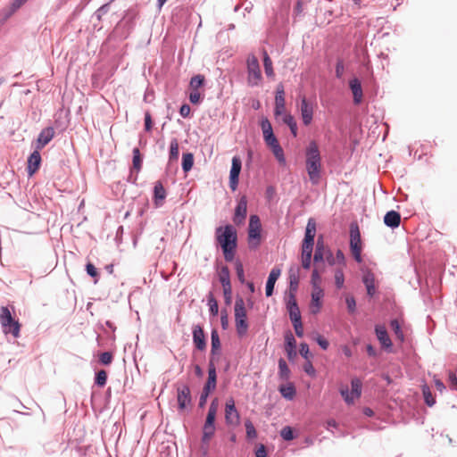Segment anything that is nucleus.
<instances>
[{
	"instance_id": "f257e3e1",
	"label": "nucleus",
	"mask_w": 457,
	"mask_h": 457,
	"mask_svg": "<svg viewBox=\"0 0 457 457\" xmlns=\"http://www.w3.org/2000/svg\"><path fill=\"white\" fill-rule=\"evenodd\" d=\"M215 237L223 251L225 260L231 262L234 259L237 245L236 228L232 225L218 227L215 229Z\"/></svg>"
},
{
	"instance_id": "f03ea898",
	"label": "nucleus",
	"mask_w": 457,
	"mask_h": 457,
	"mask_svg": "<svg viewBox=\"0 0 457 457\" xmlns=\"http://www.w3.org/2000/svg\"><path fill=\"white\" fill-rule=\"evenodd\" d=\"M306 170L311 182L318 185L321 175V158L317 144L312 141L306 149Z\"/></svg>"
},
{
	"instance_id": "7ed1b4c3",
	"label": "nucleus",
	"mask_w": 457,
	"mask_h": 457,
	"mask_svg": "<svg viewBox=\"0 0 457 457\" xmlns=\"http://www.w3.org/2000/svg\"><path fill=\"white\" fill-rule=\"evenodd\" d=\"M0 324L4 334H12L15 338L20 337L21 324L12 318L8 307L0 309Z\"/></svg>"
},
{
	"instance_id": "20e7f679",
	"label": "nucleus",
	"mask_w": 457,
	"mask_h": 457,
	"mask_svg": "<svg viewBox=\"0 0 457 457\" xmlns=\"http://www.w3.org/2000/svg\"><path fill=\"white\" fill-rule=\"evenodd\" d=\"M246 317L245 302L242 298H238L235 303V323L237 332L240 337L245 336L248 329Z\"/></svg>"
},
{
	"instance_id": "39448f33",
	"label": "nucleus",
	"mask_w": 457,
	"mask_h": 457,
	"mask_svg": "<svg viewBox=\"0 0 457 457\" xmlns=\"http://www.w3.org/2000/svg\"><path fill=\"white\" fill-rule=\"evenodd\" d=\"M247 66V84L250 87H256L261 84L262 81V71L257 57L253 54H250L246 60Z\"/></svg>"
},
{
	"instance_id": "423d86ee",
	"label": "nucleus",
	"mask_w": 457,
	"mask_h": 457,
	"mask_svg": "<svg viewBox=\"0 0 457 457\" xmlns=\"http://www.w3.org/2000/svg\"><path fill=\"white\" fill-rule=\"evenodd\" d=\"M297 109L300 112L302 121L304 126H309L313 119L316 104L314 101L308 99L305 96L299 97Z\"/></svg>"
},
{
	"instance_id": "0eeeda50",
	"label": "nucleus",
	"mask_w": 457,
	"mask_h": 457,
	"mask_svg": "<svg viewBox=\"0 0 457 457\" xmlns=\"http://www.w3.org/2000/svg\"><path fill=\"white\" fill-rule=\"evenodd\" d=\"M350 249L351 253L357 262H361V239L359 227L356 223L350 226Z\"/></svg>"
},
{
	"instance_id": "6e6552de",
	"label": "nucleus",
	"mask_w": 457,
	"mask_h": 457,
	"mask_svg": "<svg viewBox=\"0 0 457 457\" xmlns=\"http://www.w3.org/2000/svg\"><path fill=\"white\" fill-rule=\"evenodd\" d=\"M262 225L257 215H251L248 226V244L251 248H257L261 243Z\"/></svg>"
},
{
	"instance_id": "1a4fd4ad",
	"label": "nucleus",
	"mask_w": 457,
	"mask_h": 457,
	"mask_svg": "<svg viewBox=\"0 0 457 457\" xmlns=\"http://www.w3.org/2000/svg\"><path fill=\"white\" fill-rule=\"evenodd\" d=\"M225 420L229 425H237L239 423V413L236 409L233 398H229L226 402Z\"/></svg>"
},
{
	"instance_id": "9d476101",
	"label": "nucleus",
	"mask_w": 457,
	"mask_h": 457,
	"mask_svg": "<svg viewBox=\"0 0 457 457\" xmlns=\"http://www.w3.org/2000/svg\"><path fill=\"white\" fill-rule=\"evenodd\" d=\"M241 160L237 156H234L232 158V165L229 174V187L230 188L235 191L238 185V177L241 171Z\"/></svg>"
},
{
	"instance_id": "9b49d317",
	"label": "nucleus",
	"mask_w": 457,
	"mask_h": 457,
	"mask_svg": "<svg viewBox=\"0 0 457 457\" xmlns=\"http://www.w3.org/2000/svg\"><path fill=\"white\" fill-rule=\"evenodd\" d=\"M247 213V199L244 195L242 196L235 209V214L233 217V221L236 225H241L244 223Z\"/></svg>"
},
{
	"instance_id": "f8f14e48",
	"label": "nucleus",
	"mask_w": 457,
	"mask_h": 457,
	"mask_svg": "<svg viewBox=\"0 0 457 457\" xmlns=\"http://www.w3.org/2000/svg\"><path fill=\"white\" fill-rule=\"evenodd\" d=\"M323 296L324 292L321 287H316L315 288H312V301L310 303V310L312 313L316 314L320 311Z\"/></svg>"
},
{
	"instance_id": "ddd939ff",
	"label": "nucleus",
	"mask_w": 457,
	"mask_h": 457,
	"mask_svg": "<svg viewBox=\"0 0 457 457\" xmlns=\"http://www.w3.org/2000/svg\"><path fill=\"white\" fill-rule=\"evenodd\" d=\"M177 401L179 411L186 409L191 403L190 389L187 386H182L177 389Z\"/></svg>"
},
{
	"instance_id": "4468645a",
	"label": "nucleus",
	"mask_w": 457,
	"mask_h": 457,
	"mask_svg": "<svg viewBox=\"0 0 457 457\" xmlns=\"http://www.w3.org/2000/svg\"><path fill=\"white\" fill-rule=\"evenodd\" d=\"M55 135L54 129L53 127H46L41 130L37 139L36 148L41 150L44 148Z\"/></svg>"
},
{
	"instance_id": "2eb2a0df",
	"label": "nucleus",
	"mask_w": 457,
	"mask_h": 457,
	"mask_svg": "<svg viewBox=\"0 0 457 457\" xmlns=\"http://www.w3.org/2000/svg\"><path fill=\"white\" fill-rule=\"evenodd\" d=\"M285 112V91L283 85L279 84L277 87L275 96V109L274 113L276 116H280Z\"/></svg>"
},
{
	"instance_id": "dca6fc26",
	"label": "nucleus",
	"mask_w": 457,
	"mask_h": 457,
	"mask_svg": "<svg viewBox=\"0 0 457 457\" xmlns=\"http://www.w3.org/2000/svg\"><path fill=\"white\" fill-rule=\"evenodd\" d=\"M192 333H193V342H194L195 347L200 351L205 350L206 340H205V335H204L203 328L200 325H195L193 327Z\"/></svg>"
},
{
	"instance_id": "f3484780",
	"label": "nucleus",
	"mask_w": 457,
	"mask_h": 457,
	"mask_svg": "<svg viewBox=\"0 0 457 457\" xmlns=\"http://www.w3.org/2000/svg\"><path fill=\"white\" fill-rule=\"evenodd\" d=\"M375 332L378 337V340L381 344V345L385 348H390L392 346L391 339L387 334V331L384 326L377 325L375 328Z\"/></svg>"
},
{
	"instance_id": "a211bd4d",
	"label": "nucleus",
	"mask_w": 457,
	"mask_h": 457,
	"mask_svg": "<svg viewBox=\"0 0 457 457\" xmlns=\"http://www.w3.org/2000/svg\"><path fill=\"white\" fill-rule=\"evenodd\" d=\"M351 91L353 96V103L359 104L362 101V88L361 82L358 79H353L349 82Z\"/></svg>"
},
{
	"instance_id": "6ab92c4d",
	"label": "nucleus",
	"mask_w": 457,
	"mask_h": 457,
	"mask_svg": "<svg viewBox=\"0 0 457 457\" xmlns=\"http://www.w3.org/2000/svg\"><path fill=\"white\" fill-rule=\"evenodd\" d=\"M41 156L38 150H35L28 160V171L29 175H33L40 166Z\"/></svg>"
},
{
	"instance_id": "aec40b11",
	"label": "nucleus",
	"mask_w": 457,
	"mask_h": 457,
	"mask_svg": "<svg viewBox=\"0 0 457 457\" xmlns=\"http://www.w3.org/2000/svg\"><path fill=\"white\" fill-rule=\"evenodd\" d=\"M166 197V190L163 187V185L161 181H157L154 184V204L156 206H161L162 204L163 200Z\"/></svg>"
},
{
	"instance_id": "412c9836",
	"label": "nucleus",
	"mask_w": 457,
	"mask_h": 457,
	"mask_svg": "<svg viewBox=\"0 0 457 457\" xmlns=\"http://www.w3.org/2000/svg\"><path fill=\"white\" fill-rule=\"evenodd\" d=\"M384 222L387 227L397 228L401 222V215L395 211H390L386 213Z\"/></svg>"
},
{
	"instance_id": "4be33fe9",
	"label": "nucleus",
	"mask_w": 457,
	"mask_h": 457,
	"mask_svg": "<svg viewBox=\"0 0 457 457\" xmlns=\"http://www.w3.org/2000/svg\"><path fill=\"white\" fill-rule=\"evenodd\" d=\"M279 276H280L279 269H272L271 270V271L269 275L267 283H266V295L267 296H270L272 295L275 283Z\"/></svg>"
},
{
	"instance_id": "5701e85b",
	"label": "nucleus",
	"mask_w": 457,
	"mask_h": 457,
	"mask_svg": "<svg viewBox=\"0 0 457 457\" xmlns=\"http://www.w3.org/2000/svg\"><path fill=\"white\" fill-rule=\"evenodd\" d=\"M216 378H217L216 369H215L214 365L212 363H211L209 365V370H208V379L204 387V391L211 392L215 389Z\"/></svg>"
},
{
	"instance_id": "b1692460",
	"label": "nucleus",
	"mask_w": 457,
	"mask_h": 457,
	"mask_svg": "<svg viewBox=\"0 0 457 457\" xmlns=\"http://www.w3.org/2000/svg\"><path fill=\"white\" fill-rule=\"evenodd\" d=\"M218 410H219V402H218V399L215 398L212 401V403L210 404L204 423H206L208 425H214V421H215V418H216Z\"/></svg>"
},
{
	"instance_id": "393cba45",
	"label": "nucleus",
	"mask_w": 457,
	"mask_h": 457,
	"mask_svg": "<svg viewBox=\"0 0 457 457\" xmlns=\"http://www.w3.org/2000/svg\"><path fill=\"white\" fill-rule=\"evenodd\" d=\"M316 235V222L314 219L311 218L308 220L305 235L303 241L314 243V237Z\"/></svg>"
},
{
	"instance_id": "a878e982",
	"label": "nucleus",
	"mask_w": 457,
	"mask_h": 457,
	"mask_svg": "<svg viewBox=\"0 0 457 457\" xmlns=\"http://www.w3.org/2000/svg\"><path fill=\"white\" fill-rule=\"evenodd\" d=\"M286 339V352L289 359H292L296 355L295 352V340L292 333H288L285 337Z\"/></svg>"
},
{
	"instance_id": "bb28decb",
	"label": "nucleus",
	"mask_w": 457,
	"mask_h": 457,
	"mask_svg": "<svg viewBox=\"0 0 457 457\" xmlns=\"http://www.w3.org/2000/svg\"><path fill=\"white\" fill-rule=\"evenodd\" d=\"M279 392L286 399L292 400L295 395V388L292 383L279 386Z\"/></svg>"
},
{
	"instance_id": "cd10ccee",
	"label": "nucleus",
	"mask_w": 457,
	"mask_h": 457,
	"mask_svg": "<svg viewBox=\"0 0 457 457\" xmlns=\"http://www.w3.org/2000/svg\"><path fill=\"white\" fill-rule=\"evenodd\" d=\"M269 148L271 150V152L273 153L274 156L276 157V159L278 160V162L280 164H285L286 163L284 151H283V149L280 146L278 142L276 143L275 145L270 146Z\"/></svg>"
},
{
	"instance_id": "c85d7f7f",
	"label": "nucleus",
	"mask_w": 457,
	"mask_h": 457,
	"mask_svg": "<svg viewBox=\"0 0 457 457\" xmlns=\"http://www.w3.org/2000/svg\"><path fill=\"white\" fill-rule=\"evenodd\" d=\"M263 66L265 74L268 77L273 78L275 73L272 66V61L266 51L263 52Z\"/></svg>"
},
{
	"instance_id": "c756f323",
	"label": "nucleus",
	"mask_w": 457,
	"mask_h": 457,
	"mask_svg": "<svg viewBox=\"0 0 457 457\" xmlns=\"http://www.w3.org/2000/svg\"><path fill=\"white\" fill-rule=\"evenodd\" d=\"M278 374L281 379L287 380L290 376V370L286 362V361L282 358L278 360Z\"/></svg>"
},
{
	"instance_id": "7c9ffc66",
	"label": "nucleus",
	"mask_w": 457,
	"mask_h": 457,
	"mask_svg": "<svg viewBox=\"0 0 457 457\" xmlns=\"http://www.w3.org/2000/svg\"><path fill=\"white\" fill-rule=\"evenodd\" d=\"M340 394L347 404H353L354 401L356 399L360 398V397H355L354 395H353L352 391L351 392L349 391V388L347 386H342L340 387Z\"/></svg>"
},
{
	"instance_id": "2f4dec72",
	"label": "nucleus",
	"mask_w": 457,
	"mask_h": 457,
	"mask_svg": "<svg viewBox=\"0 0 457 457\" xmlns=\"http://www.w3.org/2000/svg\"><path fill=\"white\" fill-rule=\"evenodd\" d=\"M179 142H178L177 138H173L170 141V154H169L170 161V162L177 161L179 158Z\"/></svg>"
},
{
	"instance_id": "473e14b6",
	"label": "nucleus",
	"mask_w": 457,
	"mask_h": 457,
	"mask_svg": "<svg viewBox=\"0 0 457 457\" xmlns=\"http://www.w3.org/2000/svg\"><path fill=\"white\" fill-rule=\"evenodd\" d=\"M194 164V155L191 153L183 154L182 169L185 172L189 171Z\"/></svg>"
},
{
	"instance_id": "72a5a7b5",
	"label": "nucleus",
	"mask_w": 457,
	"mask_h": 457,
	"mask_svg": "<svg viewBox=\"0 0 457 457\" xmlns=\"http://www.w3.org/2000/svg\"><path fill=\"white\" fill-rule=\"evenodd\" d=\"M260 125H261V128H262L263 138L266 137L271 136L272 134H274L273 133V129H272V126H271L270 120L267 118L262 117V120H261Z\"/></svg>"
},
{
	"instance_id": "f704fd0d",
	"label": "nucleus",
	"mask_w": 457,
	"mask_h": 457,
	"mask_svg": "<svg viewBox=\"0 0 457 457\" xmlns=\"http://www.w3.org/2000/svg\"><path fill=\"white\" fill-rule=\"evenodd\" d=\"M284 123H286L291 130L294 137L297 136V124L295 118L291 114H285L283 118Z\"/></svg>"
},
{
	"instance_id": "c9c22d12",
	"label": "nucleus",
	"mask_w": 457,
	"mask_h": 457,
	"mask_svg": "<svg viewBox=\"0 0 457 457\" xmlns=\"http://www.w3.org/2000/svg\"><path fill=\"white\" fill-rule=\"evenodd\" d=\"M391 328L396 337V338L401 342L403 343L404 341V335H403V332L401 328V326H400V323L397 320H393L391 321Z\"/></svg>"
},
{
	"instance_id": "e433bc0d",
	"label": "nucleus",
	"mask_w": 457,
	"mask_h": 457,
	"mask_svg": "<svg viewBox=\"0 0 457 457\" xmlns=\"http://www.w3.org/2000/svg\"><path fill=\"white\" fill-rule=\"evenodd\" d=\"M422 394H423V397H424L425 403L428 406L431 407V406H433L436 403L435 397L433 396V395H432V393L430 391V388L427 385H424L422 386Z\"/></svg>"
},
{
	"instance_id": "4c0bfd02",
	"label": "nucleus",
	"mask_w": 457,
	"mask_h": 457,
	"mask_svg": "<svg viewBox=\"0 0 457 457\" xmlns=\"http://www.w3.org/2000/svg\"><path fill=\"white\" fill-rule=\"evenodd\" d=\"M215 433V425H208L204 423L203 427V441L209 442Z\"/></svg>"
},
{
	"instance_id": "58836bf2",
	"label": "nucleus",
	"mask_w": 457,
	"mask_h": 457,
	"mask_svg": "<svg viewBox=\"0 0 457 457\" xmlns=\"http://www.w3.org/2000/svg\"><path fill=\"white\" fill-rule=\"evenodd\" d=\"M204 83V76L201 74H197L191 78L189 86L192 90H198Z\"/></svg>"
},
{
	"instance_id": "ea45409f",
	"label": "nucleus",
	"mask_w": 457,
	"mask_h": 457,
	"mask_svg": "<svg viewBox=\"0 0 457 457\" xmlns=\"http://www.w3.org/2000/svg\"><path fill=\"white\" fill-rule=\"evenodd\" d=\"M211 340H212L211 353L215 354L216 351L220 348V337H219L217 330L213 329L212 331Z\"/></svg>"
},
{
	"instance_id": "a19ab883",
	"label": "nucleus",
	"mask_w": 457,
	"mask_h": 457,
	"mask_svg": "<svg viewBox=\"0 0 457 457\" xmlns=\"http://www.w3.org/2000/svg\"><path fill=\"white\" fill-rule=\"evenodd\" d=\"M291 321H297L301 320V312L296 303H293L291 306L287 307Z\"/></svg>"
},
{
	"instance_id": "79ce46f5",
	"label": "nucleus",
	"mask_w": 457,
	"mask_h": 457,
	"mask_svg": "<svg viewBox=\"0 0 457 457\" xmlns=\"http://www.w3.org/2000/svg\"><path fill=\"white\" fill-rule=\"evenodd\" d=\"M351 387H352V389H351L352 395H354L355 397H361V381L359 378H354L352 379Z\"/></svg>"
},
{
	"instance_id": "37998d69",
	"label": "nucleus",
	"mask_w": 457,
	"mask_h": 457,
	"mask_svg": "<svg viewBox=\"0 0 457 457\" xmlns=\"http://www.w3.org/2000/svg\"><path fill=\"white\" fill-rule=\"evenodd\" d=\"M324 258V247H323V242L320 238H319L316 245V250L314 253V262H321Z\"/></svg>"
},
{
	"instance_id": "c03bdc74",
	"label": "nucleus",
	"mask_w": 457,
	"mask_h": 457,
	"mask_svg": "<svg viewBox=\"0 0 457 457\" xmlns=\"http://www.w3.org/2000/svg\"><path fill=\"white\" fill-rule=\"evenodd\" d=\"M220 281L223 287L231 286L230 285V279H229V270L227 267L221 268L220 271Z\"/></svg>"
},
{
	"instance_id": "a18cd8bd",
	"label": "nucleus",
	"mask_w": 457,
	"mask_h": 457,
	"mask_svg": "<svg viewBox=\"0 0 457 457\" xmlns=\"http://www.w3.org/2000/svg\"><path fill=\"white\" fill-rule=\"evenodd\" d=\"M133 168L137 170H139L142 166V158L140 154V151L138 148L133 149V160H132Z\"/></svg>"
},
{
	"instance_id": "49530a36",
	"label": "nucleus",
	"mask_w": 457,
	"mask_h": 457,
	"mask_svg": "<svg viewBox=\"0 0 457 457\" xmlns=\"http://www.w3.org/2000/svg\"><path fill=\"white\" fill-rule=\"evenodd\" d=\"M335 283L337 288H342L345 283V277L342 269H337L335 271Z\"/></svg>"
},
{
	"instance_id": "de8ad7c7",
	"label": "nucleus",
	"mask_w": 457,
	"mask_h": 457,
	"mask_svg": "<svg viewBox=\"0 0 457 457\" xmlns=\"http://www.w3.org/2000/svg\"><path fill=\"white\" fill-rule=\"evenodd\" d=\"M245 427L247 437L248 438H255L257 436V433H256L253 424L250 420H246L245 422Z\"/></svg>"
},
{
	"instance_id": "09e8293b",
	"label": "nucleus",
	"mask_w": 457,
	"mask_h": 457,
	"mask_svg": "<svg viewBox=\"0 0 457 457\" xmlns=\"http://www.w3.org/2000/svg\"><path fill=\"white\" fill-rule=\"evenodd\" d=\"M107 373L105 370H99L96 376V383L99 386H104L106 384Z\"/></svg>"
},
{
	"instance_id": "8fccbe9b",
	"label": "nucleus",
	"mask_w": 457,
	"mask_h": 457,
	"mask_svg": "<svg viewBox=\"0 0 457 457\" xmlns=\"http://www.w3.org/2000/svg\"><path fill=\"white\" fill-rule=\"evenodd\" d=\"M289 280H290V289H291V291H295L297 289V287H298L299 278H298V275L296 273L292 271V270H290Z\"/></svg>"
},
{
	"instance_id": "3c124183",
	"label": "nucleus",
	"mask_w": 457,
	"mask_h": 457,
	"mask_svg": "<svg viewBox=\"0 0 457 457\" xmlns=\"http://www.w3.org/2000/svg\"><path fill=\"white\" fill-rule=\"evenodd\" d=\"M313 244L314 243H312V242H306V241H303V245H302V255H311L312 254V249H313Z\"/></svg>"
},
{
	"instance_id": "603ef678",
	"label": "nucleus",
	"mask_w": 457,
	"mask_h": 457,
	"mask_svg": "<svg viewBox=\"0 0 457 457\" xmlns=\"http://www.w3.org/2000/svg\"><path fill=\"white\" fill-rule=\"evenodd\" d=\"M311 283H312V288H315L316 287H320L321 277L316 269L313 270V271H312Z\"/></svg>"
},
{
	"instance_id": "864d4df0",
	"label": "nucleus",
	"mask_w": 457,
	"mask_h": 457,
	"mask_svg": "<svg viewBox=\"0 0 457 457\" xmlns=\"http://www.w3.org/2000/svg\"><path fill=\"white\" fill-rule=\"evenodd\" d=\"M345 303L347 305L348 312L350 313H353L356 310V302L353 296L347 295L345 298Z\"/></svg>"
},
{
	"instance_id": "5fc2aeb1",
	"label": "nucleus",
	"mask_w": 457,
	"mask_h": 457,
	"mask_svg": "<svg viewBox=\"0 0 457 457\" xmlns=\"http://www.w3.org/2000/svg\"><path fill=\"white\" fill-rule=\"evenodd\" d=\"M99 361L104 364L109 365L112 361V354L110 352H104L100 354Z\"/></svg>"
},
{
	"instance_id": "6e6d98bb",
	"label": "nucleus",
	"mask_w": 457,
	"mask_h": 457,
	"mask_svg": "<svg viewBox=\"0 0 457 457\" xmlns=\"http://www.w3.org/2000/svg\"><path fill=\"white\" fill-rule=\"evenodd\" d=\"M280 436L287 441L292 440L294 438L293 430L290 427L283 428L280 432Z\"/></svg>"
},
{
	"instance_id": "4d7b16f0",
	"label": "nucleus",
	"mask_w": 457,
	"mask_h": 457,
	"mask_svg": "<svg viewBox=\"0 0 457 457\" xmlns=\"http://www.w3.org/2000/svg\"><path fill=\"white\" fill-rule=\"evenodd\" d=\"M300 354L305 359V360H310V358L312 357V354L310 353V350H309V346L307 344L305 343H302L300 345Z\"/></svg>"
},
{
	"instance_id": "13d9d810",
	"label": "nucleus",
	"mask_w": 457,
	"mask_h": 457,
	"mask_svg": "<svg viewBox=\"0 0 457 457\" xmlns=\"http://www.w3.org/2000/svg\"><path fill=\"white\" fill-rule=\"evenodd\" d=\"M208 302L210 306V312L214 316L217 315L219 312L217 301L212 296H210Z\"/></svg>"
},
{
	"instance_id": "bf43d9fd",
	"label": "nucleus",
	"mask_w": 457,
	"mask_h": 457,
	"mask_svg": "<svg viewBox=\"0 0 457 457\" xmlns=\"http://www.w3.org/2000/svg\"><path fill=\"white\" fill-rule=\"evenodd\" d=\"M295 334L298 337H302L303 336V328L301 320L297 321H292Z\"/></svg>"
},
{
	"instance_id": "052dcab7",
	"label": "nucleus",
	"mask_w": 457,
	"mask_h": 457,
	"mask_svg": "<svg viewBox=\"0 0 457 457\" xmlns=\"http://www.w3.org/2000/svg\"><path fill=\"white\" fill-rule=\"evenodd\" d=\"M307 361L303 365V370L310 376L314 377L316 374L315 369L310 360H306Z\"/></svg>"
},
{
	"instance_id": "680f3d73",
	"label": "nucleus",
	"mask_w": 457,
	"mask_h": 457,
	"mask_svg": "<svg viewBox=\"0 0 457 457\" xmlns=\"http://www.w3.org/2000/svg\"><path fill=\"white\" fill-rule=\"evenodd\" d=\"M86 270H87V274L89 276H91L92 278H96L98 277L97 270L91 262H88L86 265Z\"/></svg>"
},
{
	"instance_id": "e2e57ef3",
	"label": "nucleus",
	"mask_w": 457,
	"mask_h": 457,
	"mask_svg": "<svg viewBox=\"0 0 457 457\" xmlns=\"http://www.w3.org/2000/svg\"><path fill=\"white\" fill-rule=\"evenodd\" d=\"M315 340L316 342L319 344V345L323 349V350H327L329 344L328 342V340L326 338H324L322 336L320 335H316L315 337Z\"/></svg>"
},
{
	"instance_id": "0e129e2a",
	"label": "nucleus",
	"mask_w": 457,
	"mask_h": 457,
	"mask_svg": "<svg viewBox=\"0 0 457 457\" xmlns=\"http://www.w3.org/2000/svg\"><path fill=\"white\" fill-rule=\"evenodd\" d=\"M201 99V94L199 90H192V92L189 95V100L192 104H195L200 102Z\"/></svg>"
},
{
	"instance_id": "69168bd1",
	"label": "nucleus",
	"mask_w": 457,
	"mask_h": 457,
	"mask_svg": "<svg viewBox=\"0 0 457 457\" xmlns=\"http://www.w3.org/2000/svg\"><path fill=\"white\" fill-rule=\"evenodd\" d=\"M236 271H237V275L238 277V279L241 281V282H244L245 281V274H244V268H243V265L241 262H237L236 263Z\"/></svg>"
},
{
	"instance_id": "338daca9",
	"label": "nucleus",
	"mask_w": 457,
	"mask_h": 457,
	"mask_svg": "<svg viewBox=\"0 0 457 457\" xmlns=\"http://www.w3.org/2000/svg\"><path fill=\"white\" fill-rule=\"evenodd\" d=\"M363 283L365 285V287H368V286H372L375 284V278H374V275L370 272H368L366 273L364 276H363Z\"/></svg>"
},
{
	"instance_id": "774afa93",
	"label": "nucleus",
	"mask_w": 457,
	"mask_h": 457,
	"mask_svg": "<svg viewBox=\"0 0 457 457\" xmlns=\"http://www.w3.org/2000/svg\"><path fill=\"white\" fill-rule=\"evenodd\" d=\"M449 382H450V387L453 390L457 391V377L454 373L450 372L449 373Z\"/></svg>"
}]
</instances>
